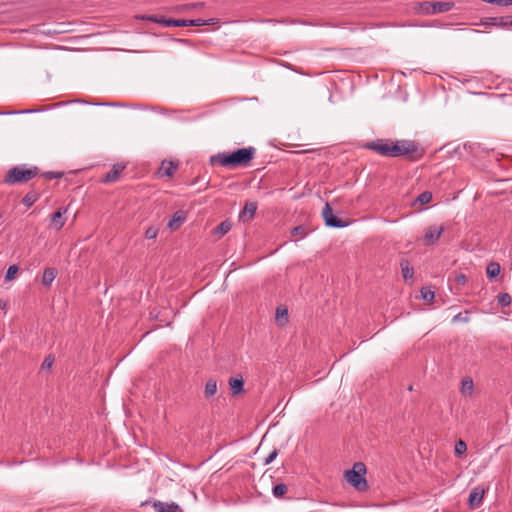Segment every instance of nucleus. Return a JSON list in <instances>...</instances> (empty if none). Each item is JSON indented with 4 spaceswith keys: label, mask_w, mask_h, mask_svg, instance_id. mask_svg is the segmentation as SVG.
Wrapping results in <instances>:
<instances>
[{
    "label": "nucleus",
    "mask_w": 512,
    "mask_h": 512,
    "mask_svg": "<svg viewBox=\"0 0 512 512\" xmlns=\"http://www.w3.org/2000/svg\"><path fill=\"white\" fill-rule=\"evenodd\" d=\"M291 235L296 239H302L306 235V230L303 226H296L291 230Z\"/></svg>",
    "instance_id": "obj_29"
},
{
    "label": "nucleus",
    "mask_w": 512,
    "mask_h": 512,
    "mask_svg": "<svg viewBox=\"0 0 512 512\" xmlns=\"http://www.w3.org/2000/svg\"><path fill=\"white\" fill-rule=\"evenodd\" d=\"M211 20L206 21L202 19L188 20V26H202L210 24Z\"/></svg>",
    "instance_id": "obj_35"
},
{
    "label": "nucleus",
    "mask_w": 512,
    "mask_h": 512,
    "mask_svg": "<svg viewBox=\"0 0 512 512\" xmlns=\"http://www.w3.org/2000/svg\"><path fill=\"white\" fill-rule=\"evenodd\" d=\"M229 386L233 395H237L243 391L244 381L242 377H232L229 379Z\"/></svg>",
    "instance_id": "obj_17"
},
{
    "label": "nucleus",
    "mask_w": 512,
    "mask_h": 512,
    "mask_svg": "<svg viewBox=\"0 0 512 512\" xmlns=\"http://www.w3.org/2000/svg\"><path fill=\"white\" fill-rule=\"evenodd\" d=\"M474 384L471 378H465L462 380L461 393L463 395H471L473 393Z\"/></svg>",
    "instance_id": "obj_24"
},
{
    "label": "nucleus",
    "mask_w": 512,
    "mask_h": 512,
    "mask_svg": "<svg viewBox=\"0 0 512 512\" xmlns=\"http://www.w3.org/2000/svg\"><path fill=\"white\" fill-rule=\"evenodd\" d=\"M154 508L156 512H177L179 506L175 503H172L171 505H165L164 503L158 501L154 503Z\"/></svg>",
    "instance_id": "obj_21"
},
{
    "label": "nucleus",
    "mask_w": 512,
    "mask_h": 512,
    "mask_svg": "<svg viewBox=\"0 0 512 512\" xmlns=\"http://www.w3.org/2000/svg\"><path fill=\"white\" fill-rule=\"evenodd\" d=\"M5 305H6L5 303H1V302H0V308H4V307H5Z\"/></svg>",
    "instance_id": "obj_41"
},
{
    "label": "nucleus",
    "mask_w": 512,
    "mask_h": 512,
    "mask_svg": "<svg viewBox=\"0 0 512 512\" xmlns=\"http://www.w3.org/2000/svg\"><path fill=\"white\" fill-rule=\"evenodd\" d=\"M57 271L54 268H46L43 272L42 283L45 286H50L56 278Z\"/></svg>",
    "instance_id": "obj_19"
},
{
    "label": "nucleus",
    "mask_w": 512,
    "mask_h": 512,
    "mask_svg": "<svg viewBox=\"0 0 512 512\" xmlns=\"http://www.w3.org/2000/svg\"><path fill=\"white\" fill-rule=\"evenodd\" d=\"M442 226H429L424 234L423 241L425 245H433L437 242L443 232Z\"/></svg>",
    "instance_id": "obj_8"
},
{
    "label": "nucleus",
    "mask_w": 512,
    "mask_h": 512,
    "mask_svg": "<svg viewBox=\"0 0 512 512\" xmlns=\"http://www.w3.org/2000/svg\"><path fill=\"white\" fill-rule=\"evenodd\" d=\"M257 210V203L256 202H247L242 210V212L239 215V218L243 222L250 221L254 218L255 213Z\"/></svg>",
    "instance_id": "obj_13"
},
{
    "label": "nucleus",
    "mask_w": 512,
    "mask_h": 512,
    "mask_svg": "<svg viewBox=\"0 0 512 512\" xmlns=\"http://www.w3.org/2000/svg\"><path fill=\"white\" fill-rule=\"evenodd\" d=\"M287 490L288 488L284 483H279L273 487L272 493L274 497L279 498L286 494Z\"/></svg>",
    "instance_id": "obj_25"
},
{
    "label": "nucleus",
    "mask_w": 512,
    "mask_h": 512,
    "mask_svg": "<svg viewBox=\"0 0 512 512\" xmlns=\"http://www.w3.org/2000/svg\"><path fill=\"white\" fill-rule=\"evenodd\" d=\"M256 154V148L253 146L237 149L231 153H217L210 157L211 165H220L228 169L238 167H248Z\"/></svg>",
    "instance_id": "obj_1"
},
{
    "label": "nucleus",
    "mask_w": 512,
    "mask_h": 512,
    "mask_svg": "<svg viewBox=\"0 0 512 512\" xmlns=\"http://www.w3.org/2000/svg\"><path fill=\"white\" fill-rule=\"evenodd\" d=\"M177 169H178V163L165 160L161 163V166L159 168V174L161 176L171 177L174 175V173L176 172Z\"/></svg>",
    "instance_id": "obj_14"
},
{
    "label": "nucleus",
    "mask_w": 512,
    "mask_h": 512,
    "mask_svg": "<svg viewBox=\"0 0 512 512\" xmlns=\"http://www.w3.org/2000/svg\"><path fill=\"white\" fill-rule=\"evenodd\" d=\"M392 158L409 156L411 160L416 161L421 157V153H418V144L411 140H397L393 141L392 146Z\"/></svg>",
    "instance_id": "obj_4"
},
{
    "label": "nucleus",
    "mask_w": 512,
    "mask_h": 512,
    "mask_svg": "<svg viewBox=\"0 0 512 512\" xmlns=\"http://www.w3.org/2000/svg\"><path fill=\"white\" fill-rule=\"evenodd\" d=\"M322 216L324 218L326 226L328 227L343 228L347 226V223L344 220L337 218L333 214V210L328 203L325 204L322 210Z\"/></svg>",
    "instance_id": "obj_7"
},
{
    "label": "nucleus",
    "mask_w": 512,
    "mask_h": 512,
    "mask_svg": "<svg viewBox=\"0 0 512 512\" xmlns=\"http://www.w3.org/2000/svg\"><path fill=\"white\" fill-rule=\"evenodd\" d=\"M186 220V212L183 210L176 211L168 223V227L172 230L179 228V226Z\"/></svg>",
    "instance_id": "obj_15"
},
{
    "label": "nucleus",
    "mask_w": 512,
    "mask_h": 512,
    "mask_svg": "<svg viewBox=\"0 0 512 512\" xmlns=\"http://www.w3.org/2000/svg\"><path fill=\"white\" fill-rule=\"evenodd\" d=\"M67 211V208H59L50 216L51 223L56 230H60L65 225Z\"/></svg>",
    "instance_id": "obj_11"
},
{
    "label": "nucleus",
    "mask_w": 512,
    "mask_h": 512,
    "mask_svg": "<svg viewBox=\"0 0 512 512\" xmlns=\"http://www.w3.org/2000/svg\"><path fill=\"white\" fill-rule=\"evenodd\" d=\"M217 392V382L214 379H209L206 382L204 394L205 397L210 398L214 396Z\"/></svg>",
    "instance_id": "obj_23"
},
{
    "label": "nucleus",
    "mask_w": 512,
    "mask_h": 512,
    "mask_svg": "<svg viewBox=\"0 0 512 512\" xmlns=\"http://www.w3.org/2000/svg\"><path fill=\"white\" fill-rule=\"evenodd\" d=\"M467 449L466 443L462 440L458 441L455 445V453L457 455H462Z\"/></svg>",
    "instance_id": "obj_32"
},
{
    "label": "nucleus",
    "mask_w": 512,
    "mask_h": 512,
    "mask_svg": "<svg viewBox=\"0 0 512 512\" xmlns=\"http://www.w3.org/2000/svg\"><path fill=\"white\" fill-rule=\"evenodd\" d=\"M511 301V296L508 293H501L497 296V302L501 307L509 306Z\"/></svg>",
    "instance_id": "obj_27"
},
{
    "label": "nucleus",
    "mask_w": 512,
    "mask_h": 512,
    "mask_svg": "<svg viewBox=\"0 0 512 512\" xmlns=\"http://www.w3.org/2000/svg\"><path fill=\"white\" fill-rule=\"evenodd\" d=\"M485 490L481 486L474 487L469 494L468 503L472 509L478 508L483 500Z\"/></svg>",
    "instance_id": "obj_9"
},
{
    "label": "nucleus",
    "mask_w": 512,
    "mask_h": 512,
    "mask_svg": "<svg viewBox=\"0 0 512 512\" xmlns=\"http://www.w3.org/2000/svg\"><path fill=\"white\" fill-rule=\"evenodd\" d=\"M231 229V223L227 220L222 221L216 228L217 233L220 235H225Z\"/></svg>",
    "instance_id": "obj_28"
},
{
    "label": "nucleus",
    "mask_w": 512,
    "mask_h": 512,
    "mask_svg": "<svg viewBox=\"0 0 512 512\" xmlns=\"http://www.w3.org/2000/svg\"><path fill=\"white\" fill-rule=\"evenodd\" d=\"M38 173L39 169L36 166L17 165L7 171L4 182L8 185L23 184L36 177Z\"/></svg>",
    "instance_id": "obj_2"
},
{
    "label": "nucleus",
    "mask_w": 512,
    "mask_h": 512,
    "mask_svg": "<svg viewBox=\"0 0 512 512\" xmlns=\"http://www.w3.org/2000/svg\"><path fill=\"white\" fill-rule=\"evenodd\" d=\"M432 200V193L430 191H424L418 195L416 202L420 205L428 204Z\"/></svg>",
    "instance_id": "obj_26"
},
{
    "label": "nucleus",
    "mask_w": 512,
    "mask_h": 512,
    "mask_svg": "<svg viewBox=\"0 0 512 512\" xmlns=\"http://www.w3.org/2000/svg\"><path fill=\"white\" fill-rule=\"evenodd\" d=\"M467 280H468V279H467L466 275H464V274H458V275H456V277H455V281H456L458 284H460V285H464V284L467 282Z\"/></svg>",
    "instance_id": "obj_39"
},
{
    "label": "nucleus",
    "mask_w": 512,
    "mask_h": 512,
    "mask_svg": "<svg viewBox=\"0 0 512 512\" xmlns=\"http://www.w3.org/2000/svg\"><path fill=\"white\" fill-rule=\"evenodd\" d=\"M434 296V292L430 288L423 287L421 289V297L423 300L430 302L434 299Z\"/></svg>",
    "instance_id": "obj_30"
},
{
    "label": "nucleus",
    "mask_w": 512,
    "mask_h": 512,
    "mask_svg": "<svg viewBox=\"0 0 512 512\" xmlns=\"http://www.w3.org/2000/svg\"><path fill=\"white\" fill-rule=\"evenodd\" d=\"M275 320L279 326H284L285 324H287L289 320L287 309L283 307H278L276 309Z\"/></svg>",
    "instance_id": "obj_18"
},
{
    "label": "nucleus",
    "mask_w": 512,
    "mask_h": 512,
    "mask_svg": "<svg viewBox=\"0 0 512 512\" xmlns=\"http://www.w3.org/2000/svg\"><path fill=\"white\" fill-rule=\"evenodd\" d=\"M158 235V229L155 227H149L145 231V238L146 239H155Z\"/></svg>",
    "instance_id": "obj_33"
},
{
    "label": "nucleus",
    "mask_w": 512,
    "mask_h": 512,
    "mask_svg": "<svg viewBox=\"0 0 512 512\" xmlns=\"http://www.w3.org/2000/svg\"><path fill=\"white\" fill-rule=\"evenodd\" d=\"M52 360L50 358H46L43 362V366L50 367L52 365Z\"/></svg>",
    "instance_id": "obj_40"
},
{
    "label": "nucleus",
    "mask_w": 512,
    "mask_h": 512,
    "mask_svg": "<svg viewBox=\"0 0 512 512\" xmlns=\"http://www.w3.org/2000/svg\"><path fill=\"white\" fill-rule=\"evenodd\" d=\"M36 198L33 195H26L23 199V203L30 206L35 202Z\"/></svg>",
    "instance_id": "obj_38"
},
{
    "label": "nucleus",
    "mask_w": 512,
    "mask_h": 512,
    "mask_svg": "<svg viewBox=\"0 0 512 512\" xmlns=\"http://www.w3.org/2000/svg\"><path fill=\"white\" fill-rule=\"evenodd\" d=\"M469 321V317L467 316H463L462 313H458L456 314L453 319H452V322L453 323H456V322H468Z\"/></svg>",
    "instance_id": "obj_36"
},
{
    "label": "nucleus",
    "mask_w": 512,
    "mask_h": 512,
    "mask_svg": "<svg viewBox=\"0 0 512 512\" xmlns=\"http://www.w3.org/2000/svg\"><path fill=\"white\" fill-rule=\"evenodd\" d=\"M392 146L393 140L391 139H376L374 141L368 142L365 145V148L372 150L381 156L392 157Z\"/></svg>",
    "instance_id": "obj_5"
},
{
    "label": "nucleus",
    "mask_w": 512,
    "mask_h": 512,
    "mask_svg": "<svg viewBox=\"0 0 512 512\" xmlns=\"http://www.w3.org/2000/svg\"><path fill=\"white\" fill-rule=\"evenodd\" d=\"M501 267L497 262H491L487 265L486 274L489 279H493L500 274Z\"/></svg>",
    "instance_id": "obj_22"
},
{
    "label": "nucleus",
    "mask_w": 512,
    "mask_h": 512,
    "mask_svg": "<svg viewBox=\"0 0 512 512\" xmlns=\"http://www.w3.org/2000/svg\"><path fill=\"white\" fill-rule=\"evenodd\" d=\"M149 21L163 24L164 26H174V27H184L188 26V20L179 19V20H173V19H165L163 17H157V16H150L147 18Z\"/></svg>",
    "instance_id": "obj_10"
},
{
    "label": "nucleus",
    "mask_w": 512,
    "mask_h": 512,
    "mask_svg": "<svg viewBox=\"0 0 512 512\" xmlns=\"http://www.w3.org/2000/svg\"><path fill=\"white\" fill-rule=\"evenodd\" d=\"M124 169V166H114L112 170H110L104 178V182L110 183L114 182L118 179L119 174Z\"/></svg>",
    "instance_id": "obj_20"
},
{
    "label": "nucleus",
    "mask_w": 512,
    "mask_h": 512,
    "mask_svg": "<svg viewBox=\"0 0 512 512\" xmlns=\"http://www.w3.org/2000/svg\"><path fill=\"white\" fill-rule=\"evenodd\" d=\"M400 268H401L402 276L405 280L413 279L414 269L410 265V262L407 259H401Z\"/></svg>",
    "instance_id": "obj_16"
},
{
    "label": "nucleus",
    "mask_w": 512,
    "mask_h": 512,
    "mask_svg": "<svg viewBox=\"0 0 512 512\" xmlns=\"http://www.w3.org/2000/svg\"><path fill=\"white\" fill-rule=\"evenodd\" d=\"M484 24L507 28L512 26V16L489 17Z\"/></svg>",
    "instance_id": "obj_12"
},
{
    "label": "nucleus",
    "mask_w": 512,
    "mask_h": 512,
    "mask_svg": "<svg viewBox=\"0 0 512 512\" xmlns=\"http://www.w3.org/2000/svg\"><path fill=\"white\" fill-rule=\"evenodd\" d=\"M18 267L16 265H11L8 269H7V272H6V275H5V279L6 280H12L15 275L17 274L18 272Z\"/></svg>",
    "instance_id": "obj_31"
},
{
    "label": "nucleus",
    "mask_w": 512,
    "mask_h": 512,
    "mask_svg": "<svg viewBox=\"0 0 512 512\" xmlns=\"http://www.w3.org/2000/svg\"><path fill=\"white\" fill-rule=\"evenodd\" d=\"M365 474L366 466L362 462H357L352 469L345 471L344 477L356 490L363 492L368 488Z\"/></svg>",
    "instance_id": "obj_3"
},
{
    "label": "nucleus",
    "mask_w": 512,
    "mask_h": 512,
    "mask_svg": "<svg viewBox=\"0 0 512 512\" xmlns=\"http://www.w3.org/2000/svg\"><path fill=\"white\" fill-rule=\"evenodd\" d=\"M278 455V451L276 449H274L268 456L267 458L265 459L264 463L267 465V464H270Z\"/></svg>",
    "instance_id": "obj_37"
},
{
    "label": "nucleus",
    "mask_w": 512,
    "mask_h": 512,
    "mask_svg": "<svg viewBox=\"0 0 512 512\" xmlns=\"http://www.w3.org/2000/svg\"><path fill=\"white\" fill-rule=\"evenodd\" d=\"M43 175L46 179L52 180V179L61 178L63 176V173L56 172V171H48V172H45Z\"/></svg>",
    "instance_id": "obj_34"
},
{
    "label": "nucleus",
    "mask_w": 512,
    "mask_h": 512,
    "mask_svg": "<svg viewBox=\"0 0 512 512\" xmlns=\"http://www.w3.org/2000/svg\"><path fill=\"white\" fill-rule=\"evenodd\" d=\"M453 4L450 2H423L420 5V10L425 15H433L451 10Z\"/></svg>",
    "instance_id": "obj_6"
}]
</instances>
